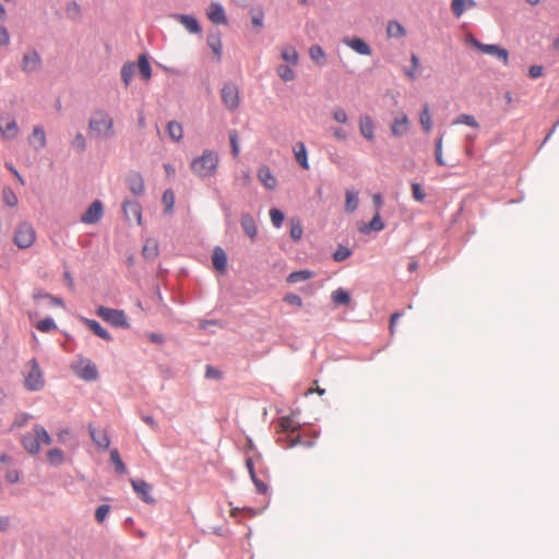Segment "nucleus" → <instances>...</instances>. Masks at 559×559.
<instances>
[{"instance_id": "obj_14", "label": "nucleus", "mask_w": 559, "mask_h": 559, "mask_svg": "<svg viewBox=\"0 0 559 559\" xmlns=\"http://www.w3.org/2000/svg\"><path fill=\"white\" fill-rule=\"evenodd\" d=\"M122 211L128 221L135 219L140 225L142 222V207L138 201L124 200L122 202Z\"/></svg>"}, {"instance_id": "obj_10", "label": "nucleus", "mask_w": 559, "mask_h": 559, "mask_svg": "<svg viewBox=\"0 0 559 559\" xmlns=\"http://www.w3.org/2000/svg\"><path fill=\"white\" fill-rule=\"evenodd\" d=\"M104 214V206L100 200H95L91 203L84 214L81 216V222L84 224H96L100 221Z\"/></svg>"}, {"instance_id": "obj_49", "label": "nucleus", "mask_w": 559, "mask_h": 559, "mask_svg": "<svg viewBox=\"0 0 559 559\" xmlns=\"http://www.w3.org/2000/svg\"><path fill=\"white\" fill-rule=\"evenodd\" d=\"M47 460L52 465H61L64 461L63 452L58 448L50 449L47 452Z\"/></svg>"}, {"instance_id": "obj_35", "label": "nucleus", "mask_w": 559, "mask_h": 559, "mask_svg": "<svg viewBox=\"0 0 559 559\" xmlns=\"http://www.w3.org/2000/svg\"><path fill=\"white\" fill-rule=\"evenodd\" d=\"M383 228H384V223L381 219V215H380V213L376 212V214L373 215L370 223L368 225L360 227L359 230L364 234H367L370 230L381 231Z\"/></svg>"}, {"instance_id": "obj_48", "label": "nucleus", "mask_w": 559, "mask_h": 559, "mask_svg": "<svg viewBox=\"0 0 559 559\" xmlns=\"http://www.w3.org/2000/svg\"><path fill=\"white\" fill-rule=\"evenodd\" d=\"M228 139L231 147V154L234 157H238L240 153L239 146V134L238 131L233 129L228 131Z\"/></svg>"}, {"instance_id": "obj_53", "label": "nucleus", "mask_w": 559, "mask_h": 559, "mask_svg": "<svg viewBox=\"0 0 559 559\" xmlns=\"http://www.w3.org/2000/svg\"><path fill=\"white\" fill-rule=\"evenodd\" d=\"M454 124H466L471 128H478L479 124L474 116L462 114L453 122Z\"/></svg>"}, {"instance_id": "obj_64", "label": "nucleus", "mask_w": 559, "mask_h": 559, "mask_svg": "<svg viewBox=\"0 0 559 559\" xmlns=\"http://www.w3.org/2000/svg\"><path fill=\"white\" fill-rule=\"evenodd\" d=\"M412 192H413V198L418 202L424 201L426 198V193L418 182L412 183Z\"/></svg>"}, {"instance_id": "obj_41", "label": "nucleus", "mask_w": 559, "mask_h": 559, "mask_svg": "<svg viewBox=\"0 0 559 559\" xmlns=\"http://www.w3.org/2000/svg\"><path fill=\"white\" fill-rule=\"evenodd\" d=\"M419 122L424 129L425 132H430L432 128L430 111H429V105L425 104L420 114H419Z\"/></svg>"}, {"instance_id": "obj_16", "label": "nucleus", "mask_w": 559, "mask_h": 559, "mask_svg": "<svg viewBox=\"0 0 559 559\" xmlns=\"http://www.w3.org/2000/svg\"><path fill=\"white\" fill-rule=\"evenodd\" d=\"M343 43L361 56H370L372 52L371 47L359 37H345Z\"/></svg>"}, {"instance_id": "obj_15", "label": "nucleus", "mask_w": 559, "mask_h": 559, "mask_svg": "<svg viewBox=\"0 0 559 559\" xmlns=\"http://www.w3.org/2000/svg\"><path fill=\"white\" fill-rule=\"evenodd\" d=\"M173 17L179 22L191 34H200L202 32L198 19L189 14H174Z\"/></svg>"}, {"instance_id": "obj_30", "label": "nucleus", "mask_w": 559, "mask_h": 559, "mask_svg": "<svg viewBox=\"0 0 559 559\" xmlns=\"http://www.w3.org/2000/svg\"><path fill=\"white\" fill-rule=\"evenodd\" d=\"M310 59L319 67L326 64V55L320 45H312L309 48Z\"/></svg>"}, {"instance_id": "obj_13", "label": "nucleus", "mask_w": 559, "mask_h": 559, "mask_svg": "<svg viewBox=\"0 0 559 559\" xmlns=\"http://www.w3.org/2000/svg\"><path fill=\"white\" fill-rule=\"evenodd\" d=\"M131 485L138 497L145 503H154L155 499L151 495L152 486L143 479H131Z\"/></svg>"}, {"instance_id": "obj_33", "label": "nucleus", "mask_w": 559, "mask_h": 559, "mask_svg": "<svg viewBox=\"0 0 559 559\" xmlns=\"http://www.w3.org/2000/svg\"><path fill=\"white\" fill-rule=\"evenodd\" d=\"M166 132L174 142H179L183 136L181 123L173 120L167 123Z\"/></svg>"}, {"instance_id": "obj_56", "label": "nucleus", "mask_w": 559, "mask_h": 559, "mask_svg": "<svg viewBox=\"0 0 559 559\" xmlns=\"http://www.w3.org/2000/svg\"><path fill=\"white\" fill-rule=\"evenodd\" d=\"M36 328L40 331V332H50L55 329H57V324L55 322V320L50 317H47L40 321H38Z\"/></svg>"}, {"instance_id": "obj_11", "label": "nucleus", "mask_w": 559, "mask_h": 559, "mask_svg": "<svg viewBox=\"0 0 559 559\" xmlns=\"http://www.w3.org/2000/svg\"><path fill=\"white\" fill-rule=\"evenodd\" d=\"M0 132L7 140H13L19 133V127L14 118L8 114L0 115Z\"/></svg>"}, {"instance_id": "obj_29", "label": "nucleus", "mask_w": 559, "mask_h": 559, "mask_svg": "<svg viewBox=\"0 0 559 559\" xmlns=\"http://www.w3.org/2000/svg\"><path fill=\"white\" fill-rule=\"evenodd\" d=\"M213 266L218 271H225L227 265V255L221 247H216L212 254Z\"/></svg>"}, {"instance_id": "obj_22", "label": "nucleus", "mask_w": 559, "mask_h": 559, "mask_svg": "<svg viewBox=\"0 0 559 559\" xmlns=\"http://www.w3.org/2000/svg\"><path fill=\"white\" fill-rule=\"evenodd\" d=\"M81 320L98 337L107 342L112 341L111 334L106 329H104L98 321L88 318H82Z\"/></svg>"}, {"instance_id": "obj_63", "label": "nucleus", "mask_w": 559, "mask_h": 559, "mask_svg": "<svg viewBox=\"0 0 559 559\" xmlns=\"http://www.w3.org/2000/svg\"><path fill=\"white\" fill-rule=\"evenodd\" d=\"M110 511V507L108 504H100L97 507L95 511V519L97 522L103 523Z\"/></svg>"}, {"instance_id": "obj_34", "label": "nucleus", "mask_w": 559, "mask_h": 559, "mask_svg": "<svg viewBox=\"0 0 559 559\" xmlns=\"http://www.w3.org/2000/svg\"><path fill=\"white\" fill-rule=\"evenodd\" d=\"M386 34L390 38H402L406 35V29L400 22L390 21L386 25Z\"/></svg>"}, {"instance_id": "obj_12", "label": "nucleus", "mask_w": 559, "mask_h": 559, "mask_svg": "<svg viewBox=\"0 0 559 559\" xmlns=\"http://www.w3.org/2000/svg\"><path fill=\"white\" fill-rule=\"evenodd\" d=\"M240 225L245 235L253 242L258 237L257 219L248 212L241 213Z\"/></svg>"}, {"instance_id": "obj_43", "label": "nucleus", "mask_w": 559, "mask_h": 559, "mask_svg": "<svg viewBox=\"0 0 559 559\" xmlns=\"http://www.w3.org/2000/svg\"><path fill=\"white\" fill-rule=\"evenodd\" d=\"M332 300L336 305L347 306L350 302V295L344 288H337L332 293Z\"/></svg>"}, {"instance_id": "obj_51", "label": "nucleus", "mask_w": 559, "mask_h": 559, "mask_svg": "<svg viewBox=\"0 0 559 559\" xmlns=\"http://www.w3.org/2000/svg\"><path fill=\"white\" fill-rule=\"evenodd\" d=\"M2 198H3V202L10 206V207H13L15 205H17V197L16 194L14 193V191L10 188V187H4L3 190H2Z\"/></svg>"}, {"instance_id": "obj_24", "label": "nucleus", "mask_w": 559, "mask_h": 559, "mask_svg": "<svg viewBox=\"0 0 559 559\" xmlns=\"http://www.w3.org/2000/svg\"><path fill=\"white\" fill-rule=\"evenodd\" d=\"M38 438L39 437L36 432L26 433L22 437L21 442L23 448L32 455L37 454L40 451Z\"/></svg>"}, {"instance_id": "obj_8", "label": "nucleus", "mask_w": 559, "mask_h": 559, "mask_svg": "<svg viewBox=\"0 0 559 559\" xmlns=\"http://www.w3.org/2000/svg\"><path fill=\"white\" fill-rule=\"evenodd\" d=\"M221 96L224 105L229 110H235L239 107V91L235 83H225L221 90Z\"/></svg>"}, {"instance_id": "obj_21", "label": "nucleus", "mask_w": 559, "mask_h": 559, "mask_svg": "<svg viewBox=\"0 0 559 559\" xmlns=\"http://www.w3.org/2000/svg\"><path fill=\"white\" fill-rule=\"evenodd\" d=\"M222 34L218 29L211 31L207 35L206 41L207 46L212 49L213 53L215 55L216 59L219 61L222 58Z\"/></svg>"}, {"instance_id": "obj_59", "label": "nucleus", "mask_w": 559, "mask_h": 559, "mask_svg": "<svg viewBox=\"0 0 559 559\" xmlns=\"http://www.w3.org/2000/svg\"><path fill=\"white\" fill-rule=\"evenodd\" d=\"M442 140H443V133H441L440 136L437 139L436 147H435L436 163L439 166H444L445 165V162H444L443 155H442Z\"/></svg>"}, {"instance_id": "obj_2", "label": "nucleus", "mask_w": 559, "mask_h": 559, "mask_svg": "<svg viewBox=\"0 0 559 559\" xmlns=\"http://www.w3.org/2000/svg\"><path fill=\"white\" fill-rule=\"evenodd\" d=\"M88 129L91 136L94 139L109 140L115 135L114 120L103 110L93 114L88 120Z\"/></svg>"}, {"instance_id": "obj_40", "label": "nucleus", "mask_w": 559, "mask_h": 559, "mask_svg": "<svg viewBox=\"0 0 559 559\" xmlns=\"http://www.w3.org/2000/svg\"><path fill=\"white\" fill-rule=\"evenodd\" d=\"M312 276H313V272L309 271V270L295 271V272H292L287 276V282L290 284H295V283L307 281V280L311 278Z\"/></svg>"}, {"instance_id": "obj_38", "label": "nucleus", "mask_w": 559, "mask_h": 559, "mask_svg": "<svg viewBox=\"0 0 559 559\" xmlns=\"http://www.w3.org/2000/svg\"><path fill=\"white\" fill-rule=\"evenodd\" d=\"M345 195H346V203H345L346 212H348V213L355 212L359 204L358 192L354 191V190H347Z\"/></svg>"}, {"instance_id": "obj_45", "label": "nucleus", "mask_w": 559, "mask_h": 559, "mask_svg": "<svg viewBox=\"0 0 559 559\" xmlns=\"http://www.w3.org/2000/svg\"><path fill=\"white\" fill-rule=\"evenodd\" d=\"M281 56H282L283 60H285L287 63H290L293 66H296L298 63L299 56H298L297 50L293 46L285 47L282 50Z\"/></svg>"}, {"instance_id": "obj_27", "label": "nucleus", "mask_w": 559, "mask_h": 559, "mask_svg": "<svg viewBox=\"0 0 559 559\" xmlns=\"http://www.w3.org/2000/svg\"><path fill=\"white\" fill-rule=\"evenodd\" d=\"M476 2L474 0H452L451 10L455 17H460L463 13L471 8H474Z\"/></svg>"}, {"instance_id": "obj_19", "label": "nucleus", "mask_w": 559, "mask_h": 559, "mask_svg": "<svg viewBox=\"0 0 559 559\" xmlns=\"http://www.w3.org/2000/svg\"><path fill=\"white\" fill-rule=\"evenodd\" d=\"M88 432L93 442L103 450H107L110 445V439L106 431L97 430L93 425H88Z\"/></svg>"}, {"instance_id": "obj_57", "label": "nucleus", "mask_w": 559, "mask_h": 559, "mask_svg": "<svg viewBox=\"0 0 559 559\" xmlns=\"http://www.w3.org/2000/svg\"><path fill=\"white\" fill-rule=\"evenodd\" d=\"M280 426H281L283 432H285V433L294 432L298 429V425L295 424L294 419L288 416L281 418Z\"/></svg>"}, {"instance_id": "obj_55", "label": "nucleus", "mask_w": 559, "mask_h": 559, "mask_svg": "<svg viewBox=\"0 0 559 559\" xmlns=\"http://www.w3.org/2000/svg\"><path fill=\"white\" fill-rule=\"evenodd\" d=\"M34 432L38 435L39 444H50L52 442L51 437L49 436L48 431L43 427L41 425H35L34 426Z\"/></svg>"}, {"instance_id": "obj_39", "label": "nucleus", "mask_w": 559, "mask_h": 559, "mask_svg": "<svg viewBox=\"0 0 559 559\" xmlns=\"http://www.w3.org/2000/svg\"><path fill=\"white\" fill-rule=\"evenodd\" d=\"M251 23L255 28L263 27L264 11L261 7H253L250 9Z\"/></svg>"}, {"instance_id": "obj_37", "label": "nucleus", "mask_w": 559, "mask_h": 559, "mask_svg": "<svg viewBox=\"0 0 559 559\" xmlns=\"http://www.w3.org/2000/svg\"><path fill=\"white\" fill-rule=\"evenodd\" d=\"M142 254L145 259L152 260L158 255V245L155 240L148 239L145 241Z\"/></svg>"}, {"instance_id": "obj_44", "label": "nucleus", "mask_w": 559, "mask_h": 559, "mask_svg": "<svg viewBox=\"0 0 559 559\" xmlns=\"http://www.w3.org/2000/svg\"><path fill=\"white\" fill-rule=\"evenodd\" d=\"M66 13H67V16L72 21L80 20L81 19L80 4L75 0L69 1L66 5Z\"/></svg>"}, {"instance_id": "obj_17", "label": "nucleus", "mask_w": 559, "mask_h": 559, "mask_svg": "<svg viewBox=\"0 0 559 559\" xmlns=\"http://www.w3.org/2000/svg\"><path fill=\"white\" fill-rule=\"evenodd\" d=\"M207 17L214 24H227V17L224 7L218 2H212L206 10Z\"/></svg>"}, {"instance_id": "obj_18", "label": "nucleus", "mask_w": 559, "mask_h": 559, "mask_svg": "<svg viewBox=\"0 0 559 559\" xmlns=\"http://www.w3.org/2000/svg\"><path fill=\"white\" fill-rule=\"evenodd\" d=\"M127 185L129 190L136 197H141L144 194V179L140 173H131L127 177Z\"/></svg>"}, {"instance_id": "obj_4", "label": "nucleus", "mask_w": 559, "mask_h": 559, "mask_svg": "<svg viewBox=\"0 0 559 559\" xmlns=\"http://www.w3.org/2000/svg\"><path fill=\"white\" fill-rule=\"evenodd\" d=\"M96 313L106 322L110 323L115 328L129 329L130 324L127 319L126 312L120 309H111L100 306Z\"/></svg>"}, {"instance_id": "obj_31", "label": "nucleus", "mask_w": 559, "mask_h": 559, "mask_svg": "<svg viewBox=\"0 0 559 559\" xmlns=\"http://www.w3.org/2000/svg\"><path fill=\"white\" fill-rule=\"evenodd\" d=\"M139 69L140 75L143 80L147 81L152 76V67L150 64L148 58L145 53L139 56L138 64H135Z\"/></svg>"}, {"instance_id": "obj_5", "label": "nucleus", "mask_w": 559, "mask_h": 559, "mask_svg": "<svg viewBox=\"0 0 559 559\" xmlns=\"http://www.w3.org/2000/svg\"><path fill=\"white\" fill-rule=\"evenodd\" d=\"M35 239H36L35 229L27 222L21 223L17 226V228H16V230L14 233V237H13L14 243L20 249L29 248L34 243Z\"/></svg>"}, {"instance_id": "obj_6", "label": "nucleus", "mask_w": 559, "mask_h": 559, "mask_svg": "<svg viewBox=\"0 0 559 559\" xmlns=\"http://www.w3.org/2000/svg\"><path fill=\"white\" fill-rule=\"evenodd\" d=\"M469 43L484 53L495 56L497 59L501 60L504 66L508 64L509 51L506 48H502L501 46L496 44H483L473 35H469Z\"/></svg>"}, {"instance_id": "obj_23", "label": "nucleus", "mask_w": 559, "mask_h": 559, "mask_svg": "<svg viewBox=\"0 0 559 559\" xmlns=\"http://www.w3.org/2000/svg\"><path fill=\"white\" fill-rule=\"evenodd\" d=\"M28 143L35 148V151H40L46 146V134L41 126L34 127L33 132L28 138Z\"/></svg>"}, {"instance_id": "obj_60", "label": "nucleus", "mask_w": 559, "mask_h": 559, "mask_svg": "<svg viewBox=\"0 0 559 559\" xmlns=\"http://www.w3.org/2000/svg\"><path fill=\"white\" fill-rule=\"evenodd\" d=\"M71 146L74 151L82 153L86 148V140L82 133H78L71 142Z\"/></svg>"}, {"instance_id": "obj_52", "label": "nucleus", "mask_w": 559, "mask_h": 559, "mask_svg": "<svg viewBox=\"0 0 559 559\" xmlns=\"http://www.w3.org/2000/svg\"><path fill=\"white\" fill-rule=\"evenodd\" d=\"M249 475H250L252 483L255 486L257 492L260 495L267 493L269 486L258 477L255 469H253L251 473H249Z\"/></svg>"}, {"instance_id": "obj_1", "label": "nucleus", "mask_w": 559, "mask_h": 559, "mask_svg": "<svg viewBox=\"0 0 559 559\" xmlns=\"http://www.w3.org/2000/svg\"><path fill=\"white\" fill-rule=\"evenodd\" d=\"M219 157L215 151L205 150L202 155L191 160V171L201 179L213 177L218 167Z\"/></svg>"}, {"instance_id": "obj_62", "label": "nucleus", "mask_w": 559, "mask_h": 559, "mask_svg": "<svg viewBox=\"0 0 559 559\" xmlns=\"http://www.w3.org/2000/svg\"><path fill=\"white\" fill-rule=\"evenodd\" d=\"M332 117L338 123L348 122V116L342 107H335L332 111Z\"/></svg>"}, {"instance_id": "obj_32", "label": "nucleus", "mask_w": 559, "mask_h": 559, "mask_svg": "<svg viewBox=\"0 0 559 559\" xmlns=\"http://www.w3.org/2000/svg\"><path fill=\"white\" fill-rule=\"evenodd\" d=\"M294 153H295L296 160L299 163V165L304 169H309L310 166L308 163V154H307L306 146L302 142H297V144L294 147Z\"/></svg>"}, {"instance_id": "obj_50", "label": "nucleus", "mask_w": 559, "mask_h": 559, "mask_svg": "<svg viewBox=\"0 0 559 559\" xmlns=\"http://www.w3.org/2000/svg\"><path fill=\"white\" fill-rule=\"evenodd\" d=\"M163 203L165 204V213L171 214L175 205V193L173 190L167 189L163 193Z\"/></svg>"}, {"instance_id": "obj_46", "label": "nucleus", "mask_w": 559, "mask_h": 559, "mask_svg": "<svg viewBox=\"0 0 559 559\" xmlns=\"http://www.w3.org/2000/svg\"><path fill=\"white\" fill-rule=\"evenodd\" d=\"M276 73L284 82L294 81L296 78L294 70L288 64H280L276 68Z\"/></svg>"}, {"instance_id": "obj_20", "label": "nucleus", "mask_w": 559, "mask_h": 559, "mask_svg": "<svg viewBox=\"0 0 559 559\" xmlns=\"http://www.w3.org/2000/svg\"><path fill=\"white\" fill-rule=\"evenodd\" d=\"M360 134L368 141L374 140V123L369 115H362L359 118Z\"/></svg>"}, {"instance_id": "obj_26", "label": "nucleus", "mask_w": 559, "mask_h": 559, "mask_svg": "<svg viewBox=\"0 0 559 559\" xmlns=\"http://www.w3.org/2000/svg\"><path fill=\"white\" fill-rule=\"evenodd\" d=\"M258 178L269 190H273L276 187V179L267 166H262L259 168Z\"/></svg>"}, {"instance_id": "obj_3", "label": "nucleus", "mask_w": 559, "mask_h": 559, "mask_svg": "<svg viewBox=\"0 0 559 559\" xmlns=\"http://www.w3.org/2000/svg\"><path fill=\"white\" fill-rule=\"evenodd\" d=\"M29 370L24 374V386L29 392H36L44 388V373L36 358L28 361Z\"/></svg>"}, {"instance_id": "obj_58", "label": "nucleus", "mask_w": 559, "mask_h": 559, "mask_svg": "<svg viewBox=\"0 0 559 559\" xmlns=\"http://www.w3.org/2000/svg\"><path fill=\"white\" fill-rule=\"evenodd\" d=\"M270 217L273 226L276 228H280L285 219L284 213L278 209H271Z\"/></svg>"}, {"instance_id": "obj_54", "label": "nucleus", "mask_w": 559, "mask_h": 559, "mask_svg": "<svg viewBox=\"0 0 559 559\" xmlns=\"http://www.w3.org/2000/svg\"><path fill=\"white\" fill-rule=\"evenodd\" d=\"M352 255V250L343 245H338L333 253V259L336 262H342Z\"/></svg>"}, {"instance_id": "obj_7", "label": "nucleus", "mask_w": 559, "mask_h": 559, "mask_svg": "<svg viewBox=\"0 0 559 559\" xmlns=\"http://www.w3.org/2000/svg\"><path fill=\"white\" fill-rule=\"evenodd\" d=\"M74 373L84 381H95L98 378V370L94 362L90 359H82L75 365H72Z\"/></svg>"}, {"instance_id": "obj_42", "label": "nucleus", "mask_w": 559, "mask_h": 559, "mask_svg": "<svg viewBox=\"0 0 559 559\" xmlns=\"http://www.w3.org/2000/svg\"><path fill=\"white\" fill-rule=\"evenodd\" d=\"M110 462L114 464L115 469L118 474L123 475L127 473V466L120 457L119 451L112 449L110 451Z\"/></svg>"}, {"instance_id": "obj_47", "label": "nucleus", "mask_w": 559, "mask_h": 559, "mask_svg": "<svg viewBox=\"0 0 559 559\" xmlns=\"http://www.w3.org/2000/svg\"><path fill=\"white\" fill-rule=\"evenodd\" d=\"M304 233L302 225L298 218H290V231L289 235L294 241L301 239Z\"/></svg>"}, {"instance_id": "obj_25", "label": "nucleus", "mask_w": 559, "mask_h": 559, "mask_svg": "<svg viewBox=\"0 0 559 559\" xmlns=\"http://www.w3.org/2000/svg\"><path fill=\"white\" fill-rule=\"evenodd\" d=\"M409 129V120L405 114L394 119L391 126V132L394 136L401 138L407 133Z\"/></svg>"}, {"instance_id": "obj_28", "label": "nucleus", "mask_w": 559, "mask_h": 559, "mask_svg": "<svg viewBox=\"0 0 559 559\" xmlns=\"http://www.w3.org/2000/svg\"><path fill=\"white\" fill-rule=\"evenodd\" d=\"M278 443H282L286 448H294L297 445H304L306 448H311L314 444V441H304L300 436L296 437H285V438H278Z\"/></svg>"}, {"instance_id": "obj_61", "label": "nucleus", "mask_w": 559, "mask_h": 559, "mask_svg": "<svg viewBox=\"0 0 559 559\" xmlns=\"http://www.w3.org/2000/svg\"><path fill=\"white\" fill-rule=\"evenodd\" d=\"M419 58L418 56H416L415 53H412L411 56V69H406L404 71L405 75L408 76L411 80H415L417 76H416V70L418 69L419 67Z\"/></svg>"}, {"instance_id": "obj_36", "label": "nucleus", "mask_w": 559, "mask_h": 559, "mask_svg": "<svg viewBox=\"0 0 559 559\" xmlns=\"http://www.w3.org/2000/svg\"><path fill=\"white\" fill-rule=\"evenodd\" d=\"M135 63L134 62H126L122 68H121V80L123 82V84L126 85V87H128L130 85V83L132 82V79H133V75L135 73Z\"/></svg>"}, {"instance_id": "obj_9", "label": "nucleus", "mask_w": 559, "mask_h": 559, "mask_svg": "<svg viewBox=\"0 0 559 559\" xmlns=\"http://www.w3.org/2000/svg\"><path fill=\"white\" fill-rule=\"evenodd\" d=\"M41 66V58L37 50L32 49L24 53L21 62L22 71L29 74L37 71Z\"/></svg>"}]
</instances>
